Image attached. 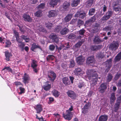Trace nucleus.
I'll return each mask as SVG.
<instances>
[{
	"label": "nucleus",
	"instance_id": "f257e3e1",
	"mask_svg": "<svg viewBox=\"0 0 121 121\" xmlns=\"http://www.w3.org/2000/svg\"><path fill=\"white\" fill-rule=\"evenodd\" d=\"M87 74L91 75L92 83L95 84H96L98 78H100L97 73L94 72L93 70H88Z\"/></svg>",
	"mask_w": 121,
	"mask_h": 121
},
{
	"label": "nucleus",
	"instance_id": "f03ea898",
	"mask_svg": "<svg viewBox=\"0 0 121 121\" xmlns=\"http://www.w3.org/2000/svg\"><path fill=\"white\" fill-rule=\"evenodd\" d=\"M113 12L111 10H108L106 14L101 18V19L103 21H106L107 20L110 18L112 15Z\"/></svg>",
	"mask_w": 121,
	"mask_h": 121
},
{
	"label": "nucleus",
	"instance_id": "7ed1b4c3",
	"mask_svg": "<svg viewBox=\"0 0 121 121\" xmlns=\"http://www.w3.org/2000/svg\"><path fill=\"white\" fill-rule=\"evenodd\" d=\"M62 25L61 24L58 26L56 28L55 31H56L59 32L62 29V30L60 31V33L62 35H64L67 32V29L65 27L63 29H62Z\"/></svg>",
	"mask_w": 121,
	"mask_h": 121
},
{
	"label": "nucleus",
	"instance_id": "20e7f679",
	"mask_svg": "<svg viewBox=\"0 0 121 121\" xmlns=\"http://www.w3.org/2000/svg\"><path fill=\"white\" fill-rule=\"evenodd\" d=\"M119 43L117 41H116L112 43H111L109 46L110 50L112 51H115L119 47Z\"/></svg>",
	"mask_w": 121,
	"mask_h": 121
},
{
	"label": "nucleus",
	"instance_id": "39448f33",
	"mask_svg": "<svg viewBox=\"0 0 121 121\" xmlns=\"http://www.w3.org/2000/svg\"><path fill=\"white\" fill-rule=\"evenodd\" d=\"M112 59L111 58L107 60L105 62L106 67L107 68L106 70L107 72L109 70L112 66Z\"/></svg>",
	"mask_w": 121,
	"mask_h": 121
},
{
	"label": "nucleus",
	"instance_id": "423d86ee",
	"mask_svg": "<svg viewBox=\"0 0 121 121\" xmlns=\"http://www.w3.org/2000/svg\"><path fill=\"white\" fill-rule=\"evenodd\" d=\"M49 74L48 76L49 79L52 81H53L56 77V73L53 71H51Z\"/></svg>",
	"mask_w": 121,
	"mask_h": 121
},
{
	"label": "nucleus",
	"instance_id": "0eeeda50",
	"mask_svg": "<svg viewBox=\"0 0 121 121\" xmlns=\"http://www.w3.org/2000/svg\"><path fill=\"white\" fill-rule=\"evenodd\" d=\"M93 41L94 43L95 44H99L102 42V41L99 36L96 35L95 36L93 40Z\"/></svg>",
	"mask_w": 121,
	"mask_h": 121
},
{
	"label": "nucleus",
	"instance_id": "6e6552de",
	"mask_svg": "<svg viewBox=\"0 0 121 121\" xmlns=\"http://www.w3.org/2000/svg\"><path fill=\"white\" fill-rule=\"evenodd\" d=\"M74 73L76 75H81L83 74L84 72L80 68H77L75 69Z\"/></svg>",
	"mask_w": 121,
	"mask_h": 121
},
{
	"label": "nucleus",
	"instance_id": "1a4fd4ad",
	"mask_svg": "<svg viewBox=\"0 0 121 121\" xmlns=\"http://www.w3.org/2000/svg\"><path fill=\"white\" fill-rule=\"evenodd\" d=\"M37 66V62L35 60H32L31 64V67L33 69V71L35 73L37 72L36 67Z\"/></svg>",
	"mask_w": 121,
	"mask_h": 121
},
{
	"label": "nucleus",
	"instance_id": "9d476101",
	"mask_svg": "<svg viewBox=\"0 0 121 121\" xmlns=\"http://www.w3.org/2000/svg\"><path fill=\"white\" fill-rule=\"evenodd\" d=\"M23 18L25 21L29 22H31L32 21V19L30 17L26 14H24L23 15Z\"/></svg>",
	"mask_w": 121,
	"mask_h": 121
},
{
	"label": "nucleus",
	"instance_id": "9b49d317",
	"mask_svg": "<svg viewBox=\"0 0 121 121\" xmlns=\"http://www.w3.org/2000/svg\"><path fill=\"white\" fill-rule=\"evenodd\" d=\"M23 79V82L25 84L28 83L29 81L30 80L29 76L26 73L24 74Z\"/></svg>",
	"mask_w": 121,
	"mask_h": 121
},
{
	"label": "nucleus",
	"instance_id": "f8f14e48",
	"mask_svg": "<svg viewBox=\"0 0 121 121\" xmlns=\"http://www.w3.org/2000/svg\"><path fill=\"white\" fill-rule=\"evenodd\" d=\"M99 24L98 23H96L93 25V30L94 33H96L98 32L99 30Z\"/></svg>",
	"mask_w": 121,
	"mask_h": 121
},
{
	"label": "nucleus",
	"instance_id": "ddd939ff",
	"mask_svg": "<svg viewBox=\"0 0 121 121\" xmlns=\"http://www.w3.org/2000/svg\"><path fill=\"white\" fill-rule=\"evenodd\" d=\"M116 99L115 95V93H112L111 94V97L109 98L110 103L111 104H112L114 103L115 100Z\"/></svg>",
	"mask_w": 121,
	"mask_h": 121
},
{
	"label": "nucleus",
	"instance_id": "4468645a",
	"mask_svg": "<svg viewBox=\"0 0 121 121\" xmlns=\"http://www.w3.org/2000/svg\"><path fill=\"white\" fill-rule=\"evenodd\" d=\"M35 108L37 111V113H39L43 110L42 106L41 104H39L35 106Z\"/></svg>",
	"mask_w": 121,
	"mask_h": 121
},
{
	"label": "nucleus",
	"instance_id": "2eb2a0df",
	"mask_svg": "<svg viewBox=\"0 0 121 121\" xmlns=\"http://www.w3.org/2000/svg\"><path fill=\"white\" fill-rule=\"evenodd\" d=\"M69 97L72 99H75L76 97V95L75 93L73 91L69 90Z\"/></svg>",
	"mask_w": 121,
	"mask_h": 121
},
{
	"label": "nucleus",
	"instance_id": "dca6fc26",
	"mask_svg": "<svg viewBox=\"0 0 121 121\" xmlns=\"http://www.w3.org/2000/svg\"><path fill=\"white\" fill-rule=\"evenodd\" d=\"M57 14V11L56 10H51L49 12L48 17H50L55 16Z\"/></svg>",
	"mask_w": 121,
	"mask_h": 121
},
{
	"label": "nucleus",
	"instance_id": "f3484780",
	"mask_svg": "<svg viewBox=\"0 0 121 121\" xmlns=\"http://www.w3.org/2000/svg\"><path fill=\"white\" fill-rule=\"evenodd\" d=\"M51 39H52L53 41L55 42L56 43H58L59 42V39L54 34H52L49 36Z\"/></svg>",
	"mask_w": 121,
	"mask_h": 121
},
{
	"label": "nucleus",
	"instance_id": "a211bd4d",
	"mask_svg": "<svg viewBox=\"0 0 121 121\" xmlns=\"http://www.w3.org/2000/svg\"><path fill=\"white\" fill-rule=\"evenodd\" d=\"M94 56H91L88 57L86 61L87 63L88 64L93 63L94 62Z\"/></svg>",
	"mask_w": 121,
	"mask_h": 121
},
{
	"label": "nucleus",
	"instance_id": "6ab92c4d",
	"mask_svg": "<svg viewBox=\"0 0 121 121\" xmlns=\"http://www.w3.org/2000/svg\"><path fill=\"white\" fill-rule=\"evenodd\" d=\"M14 35V37H15L16 38V40L18 42H21V40L19 38V36L18 33L16 30H14L13 31Z\"/></svg>",
	"mask_w": 121,
	"mask_h": 121
},
{
	"label": "nucleus",
	"instance_id": "aec40b11",
	"mask_svg": "<svg viewBox=\"0 0 121 121\" xmlns=\"http://www.w3.org/2000/svg\"><path fill=\"white\" fill-rule=\"evenodd\" d=\"M48 82H47L45 85H44L43 86V88L44 90L47 91L49 90L51 88V85L50 84H48Z\"/></svg>",
	"mask_w": 121,
	"mask_h": 121
},
{
	"label": "nucleus",
	"instance_id": "412c9836",
	"mask_svg": "<svg viewBox=\"0 0 121 121\" xmlns=\"http://www.w3.org/2000/svg\"><path fill=\"white\" fill-rule=\"evenodd\" d=\"M85 59L81 56H79L77 57L76 59V61L79 64H82L84 62Z\"/></svg>",
	"mask_w": 121,
	"mask_h": 121
},
{
	"label": "nucleus",
	"instance_id": "4be33fe9",
	"mask_svg": "<svg viewBox=\"0 0 121 121\" xmlns=\"http://www.w3.org/2000/svg\"><path fill=\"white\" fill-rule=\"evenodd\" d=\"M108 119V116L106 115H102L99 118V121H107Z\"/></svg>",
	"mask_w": 121,
	"mask_h": 121
},
{
	"label": "nucleus",
	"instance_id": "5701e85b",
	"mask_svg": "<svg viewBox=\"0 0 121 121\" xmlns=\"http://www.w3.org/2000/svg\"><path fill=\"white\" fill-rule=\"evenodd\" d=\"M5 54L6 57V60L7 61H9L10 57L12 56V54L11 53L9 52L8 51L5 52Z\"/></svg>",
	"mask_w": 121,
	"mask_h": 121
},
{
	"label": "nucleus",
	"instance_id": "b1692460",
	"mask_svg": "<svg viewBox=\"0 0 121 121\" xmlns=\"http://www.w3.org/2000/svg\"><path fill=\"white\" fill-rule=\"evenodd\" d=\"M100 87V91L102 92H104L105 90L107 88V83H102Z\"/></svg>",
	"mask_w": 121,
	"mask_h": 121
},
{
	"label": "nucleus",
	"instance_id": "393cba45",
	"mask_svg": "<svg viewBox=\"0 0 121 121\" xmlns=\"http://www.w3.org/2000/svg\"><path fill=\"white\" fill-rule=\"evenodd\" d=\"M80 2V0H73L71 3V6L72 7H76L78 5Z\"/></svg>",
	"mask_w": 121,
	"mask_h": 121
},
{
	"label": "nucleus",
	"instance_id": "a878e982",
	"mask_svg": "<svg viewBox=\"0 0 121 121\" xmlns=\"http://www.w3.org/2000/svg\"><path fill=\"white\" fill-rule=\"evenodd\" d=\"M58 0H51L50 2V4L51 7H54V6L57 5L58 2H59Z\"/></svg>",
	"mask_w": 121,
	"mask_h": 121
},
{
	"label": "nucleus",
	"instance_id": "bb28decb",
	"mask_svg": "<svg viewBox=\"0 0 121 121\" xmlns=\"http://www.w3.org/2000/svg\"><path fill=\"white\" fill-rule=\"evenodd\" d=\"M113 77L112 74L111 73H109L106 78V82L107 83H109L111 82Z\"/></svg>",
	"mask_w": 121,
	"mask_h": 121
},
{
	"label": "nucleus",
	"instance_id": "cd10ccee",
	"mask_svg": "<svg viewBox=\"0 0 121 121\" xmlns=\"http://www.w3.org/2000/svg\"><path fill=\"white\" fill-rule=\"evenodd\" d=\"M121 59V52H120L116 56L114 60L116 62L119 61Z\"/></svg>",
	"mask_w": 121,
	"mask_h": 121
},
{
	"label": "nucleus",
	"instance_id": "c85d7f7f",
	"mask_svg": "<svg viewBox=\"0 0 121 121\" xmlns=\"http://www.w3.org/2000/svg\"><path fill=\"white\" fill-rule=\"evenodd\" d=\"M101 46L100 45L97 46L95 45H91L90 48V49L92 51H95L97 50L98 49H100Z\"/></svg>",
	"mask_w": 121,
	"mask_h": 121
},
{
	"label": "nucleus",
	"instance_id": "c756f323",
	"mask_svg": "<svg viewBox=\"0 0 121 121\" xmlns=\"http://www.w3.org/2000/svg\"><path fill=\"white\" fill-rule=\"evenodd\" d=\"M52 93L53 95L56 97H58L60 94V92L55 90L52 91Z\"/></svg>",
	"mask_w": 121,
	"mask_h": 121
},
{
	"label": "nucleus",
	"instance_id": "7c9ffc66",
	"mask_svg": "<svg viewBox=\"0 0 121 121\" xmlns=\"http://www.w3.org/2000/svg\"><path fill=\"white\" fill-rule=\"evenodd\" d=\"M36 48H38L40 50H42V48L40 46L37 45L35 43H33L32 45L31 49L32 51H34V50Z\"/></svg>",
	"mask_w": 121,
	"mask_h": 121
},
{
	"label": "nucleus",
	"instance_id": "2f4dec72",
	"mask_svg": "<svg viewBox=\"0 0 121 121\" xmlns=\"http://www.w3.org/2000/svg\"><path fill=\"white\" fill-rule=\"evenodd\" d=\"M37 29L39 30L40 31H42L45 33L47 32L46 30L41 25L39 26V27H38Z\"/></svg>",
	"mask_w": 121,
	"mask_h": 121
},
{
	"label": "nucleus",
	"instance_id": "473e14b6",
	"mask_svg": "<svg viewBox=\"0 0 121 121\" xmlns=\"http://www.w3.org/2000/svg\"><path fill=\"white\" fill-rule=\"evenodd\" d=\"M55 58V57L52 55H49L48 56L46 57V59L48 61L50 60H52Z\"/></svg>",
	"mask_w": 121,
	"mask_h": 121
},
{
	"label": "nucleus",
	"instance_id": "72a5a7b5",
	"mask_svg": "<svg viewBox=\"0 0 121 121\" xmlns=\"http://www.w3.org/2000/svg\"><path fill=\"white\" fill-rule=\"evenodd\" d=\"M19 43L18 44V47L21 48L22 50L23 51L24 50V47L25 46V44L22 42V41L21 40V42H18Z\"/></svg>",
	"mask_w": 121,
	"mask_h": 121
},
{
	"label": "nucleus",
	"instance_id": "f704fd0d",
	"mask_svg": "<svg viewBox=\"0 0 121 121\" xmlns=\"http://www.w3.org/2000/svg\"><path fill=\"white\" fill-rule=\"evenodd\" d=\"M2 71H4L6 72H7V71L11 72H12V70L9 67H5L2 69Z\"/></svg>",
	"mask_w": 121,
	"mask_h": 121
},
{
	"label": "nucleus",
	"instance_id": "c9c22d12",
	"mask_svg": "<svg viewBox=\"0 0 121 121\" xmlns=\"http://www.w3.org/2000/svg\"><path fill=\"white\" fill-rule=\"evenodd\" d=\"M42 11L41 10H38L36 12L35 14V16L38 17H41L42 15Z\"/></svg>",
	"mask_w": 121,
	"mask_h": 121
},
{
	"label": "nucleus",
	"instance_id": "e433bc0d",
	"mask_svg": "<svg viewBox=\"0 0 121 121\" xmlns=\"http://www.w3.org/2000/svg\"><path fill=\"white\" fill-rule=\"evenodd\" d=\"M21 37L22 39L25 40L26 42H28L30 41V38L27 37L26 36L22 35L21 36Z\"/></svg>",
	"mask_w": 121,
	"mask_h": 121
},
{
	"label": "nucleus",
	"instance_id": "4c0bfd02",
	"mask_svg": "<svg viewBox=\"0 0 121 121\" xmlns=\"http://www.w3.org/2000/svg\"><path fill=\"white\" fill-rule=\"evenodd\" d=\"M75 65V64L74 61L72 60L70 61V63L69 64V67L70 68H72L74 67Z\"/></svg>",
	"mask_w": 121,
	"mask_h": 121
},
{
	"label": "nucleus",
	"instance_id": "58836bf2",
	"mask_svg": "<svg viewBox=\"0 0 121 121\" xmlns=\"http://www.w3.org/2000/svg\"><path fill=\"white\" fill-rule=\"evenodd\" d=\"M63 83L65 85H68V78L67 77H64L62 79Z\"/></svg>",
	"mask_w": 121,
	"mask_h": 121
},
{
	"label": "nucleus",
	"instance_id": "ea45409f",
	"mask_svg": "<svg viewBox=\"0 0 121 121\" xmlns=\"http://www.w3.org/2000/svg\"><path fill=\"white\" fill-rule=\"evenodd\" d=\"M120 102L117 101L115 104V110H118L120 107Z\"/></svg>",
	"mask_w": 121,
	"mask_h": 121
},
{
	"label": "nucleus",
	"instance_id": "a19ab883",
	"mask_svg": "<svg viewBox=\"0 0 121 121\" xmlns=\"http://www.w3.org/2000/svg\"><path fill=\"white\" fill-rule=\"evenodd\" d=\"M63 115L65 119L68 120V110H67L63 114Z\"/></svg>",
	"mask_w": 121,
	"mask_h": 121
},
{
	"label": "nucleus",
	"instance_id": "79ce46f5",
	"mask_svg": "<svg viewBox=\"0 0 121 121\" xmlns=\"http://www.w3.org/2000/svg\"><path fill=\"white\" fill-rule=\"evenodd\" d=\"M46 27L48 29H51L53 26V24L49 22L46 23Z\"/></svg>",
	"mask_w": 121,
	"mask_h": 121
},
{
	"label": "nucleus",
	"instance_id": "37998d69",
	"mask_svg": "<svg viewBox=\"0 0 121 121\" xmlns=\"http://www.w3.org/2000/svg\"><path fill=\"white\" fill-rule=\"evenodd\" d=\"M83 24L84 22L83 21L79 19H78V21L77 26L79 27H80V26Z\"/></svg>",
	"mask_w": 121,
	"mask_h": 121
},
{
	"label": "nucleus",
	"instance_id": "c03bdc74",
	"mask_svg": "<svg viewBox=\"0 0 121 121\" xmlns=\"http://www.w3.org/2000/svg\"><path fill=\"white\" fill-rule=\"evenodd\" d=\"M95 9H94L92 8L90 9L89 12V15H94L95 13Z\"/></svg>",
	"mask_w": 121,
	"mask_h": 121
},
{
	"label": "nucleus",
	"instance_id": "a18cd8bd",
	"mask_svg": "<svg viewBox=\"0 0 121 121\" xmlns=\"http://www.w3.org/2000/svg\"><path fill=\"white\" fill-rule=\"evenodd\" d=\"M112 28V26L111 25H109L105 27L103 29L104 30L107 31L111 29Z\"/></svg>",
	"mask_w": 121,
	"mask_h": 121
},
{
	"label": "nucleus",
	"instance_id": "49530a36",
	"mask_svg": "<svg viewBox=\"0 0 121 121\" xmlns=\"http://www.w3.org/2000/svg\"><path fill=\"white\" fill-rule=\"evenodd\" d=\"M86 16V14L84 12L81 13L79 18L81 19L84 18Z\"/></svg>",
	"mask_w": 121,
	"mask_h": 121
},
{
	"label": "nucleus",
	"instance_id": "de8ad7c7",
	"mask_svg": "<svg viewBox=\"0 0 121 121\" xmlns=\"http://www.w3.org/2000/svg\"><path fill=\"white\" fill-rule=\"evenodd\" d=\"M19 89L20 92H18L19 94H21L25 92V89L24 88L22 87H20L19 88Z\"/></svg>",
	"mask_w": 121,
	"mask_h": 121
},
{
	"label": "nucleus",
	"instance_id": "09e8293b",
	"mask_svg": "<svg viewBox=\"0 0 121 121\" xmlns=\"http://www.w3.org/2000/svg\"><path fill=\"white\" fill-rule=\"evenodd\" d=\"M5 47H9L11 44V43L9 41H7L5 43Z\"/></svg>",
	"mask_w": 121,
	"mask_h": 121
},
{
	"label": "nucleus",
	"instance_id": "8fccbe9b",
	"mask_svg": "<svg viewBox=\"0 0 121 121\" xmlns=\"http://www.w3.org/2000/svg\"><path fill=\"white\" fill-rule=\"evenodd\" d=\"M96 56L99 58H103L104 57L103 54L101 53H98L97 54Z\"/></svg>",
	"mask_w": 121,
	"mask_h": 121
},
{
	"label": "nucleus",
	"instance_id": "3c124183",
	"mask_svg": "<svg viewBox=\"0 0 121 121\" xmlns=\"http://www.w3.org/2000/svg\"><path fill=\"white\" fill-rule=\"evenodd\" d=\"M121 76V74L120 73H117L115 75L114 79L116 80L118 79Z\"/></svg>",
	"mask_w": 121,
	"mask_h": 121
},
{
	"label": "nucleus",
	"instance_id": "603ef678",
	"mask_svg": "<svg viewBox=\"0 0 121 121\" xmlns=\"http://www.w3.org/2000/svg\"><path fill=\"white\" fill-rule=\"evenodd\" d=\"M73 112L69 111V121L71 120L73 117Z\"/></svg>",
	"mask_w": 121,
	"mask_h": 121
},
{
	"label": "nucleus",
	"instance_id": "864d4df0",
	"mask_svg": "<svg viewBox=\"0 0 121 121\" xmlns=\"http://www.w3.org/2000/svg\"><path fill=\"white\" fill-rule=\"evenodd\" d=\"M49 100L48 103L49 104H51L54 100V98L52 97H50L49 98Z\"/></svg>",
	"mask_w": 121,
	"mask_h": 121
},
{
	"label": "nucleus",
	"instance_id": "5fc2aeb1",
	"mask_svg": "<svg viewBox=\"0 0 121 121\" xmlns=\"http://www.w3.org/2000/svg\"><path fill=\"white\" fill-rule=\"evenodd\" d=\"M93 3V0H89L87 2V5L89 7H91Z\"/></svg>",
	"mask_w": 121,
	"mask_h": 121
},
{
	"label": "nucleus",
	"instance_id": "6e6d98bb",
	"mask_svg": "<svg viewBox=\"0 0 121 121\" xmlns=\"http://www.w3.org/2000/svg\"><path fill=\"white\" fill-rule=\"evenodd\" d=\"M88 109L87 108H84L83 107L82 109V112L84 114H85L88 112Z\"/></svg>",
	"mask_w": 121,
	"mask_h": 121
},
{
	"label": "nucleus",
	"instance_id": "4d7b16f0",
	"mask_svg": "<svg viewBox=\"0 0 121 121\" xmlns=\"http://www.w3.org/2000/svg\"><path fill=\"white\" fill-rule=\"evenodd\" d=\"M85 31V30L83 28L82 29L80 30L79 31V34L81 35H84V34Z\"/></svg>",
	"mask_w": 121,
	"mask_h": 121
},
{
	"label": "nucleus",
	"instance_id": "13d9d810",
	"mask_svg": "<svg viewBox=\"0 0 121 121\" xmlns=\"http://www.w3.org/2000/svg\"><path fill=\"white\" fill-rule=\"evenodd\" d=\"M91 105V103L90 102H88L86 103L85 105L84 106V108L88 109L89 106Z\"/></svg>",
	"mask_w": 121,
	"mask_h": 121
},
{
	"label": "nucleus",
	"instance_id": "bf43d9fd",
	"mask_svg": "<svg viewBox=\"0 0 121 121\" xmlns=\"http://www.w3.org/2000/svg\"><path fill=\"white\" fill-rule=\"evenodd\" d=\"M68 3L67 2H65L63 5V7L64 9H65L68 7Z\"/></svg>",
	"mask_w": 121,
	"mask_h": 121
},
{
	"label": "nucleus",
	"instance_id": "052dcab7",
	"mask_svg": "<svg viewBox=\"0 0 121 121\" xmlns=\"http://www.w3.org/2000/svg\"><path fill=\"white\" fill-rule=\"evenodd\" d=\"M45 5V4L42 3L38 6V8L41 9L43 8L44 7Z\"/></svg>",
	"mask_w": 121,
	"mask_h": 121
},
{
	"label": "nucleus",
	"instance_id": "680f3d73",
	"mask_svg": "<svg viewBox=\"0 0 121 121\" xmlns=\"http://www.w3.org/2000/svg\"><path fill=\"white\" fill-rule=\"evenodd\" d=\"M54 115H55L56 118H57V121H59V119H60V115L57 113H55L54 114Z\"/></svg>",
	"mask_w": 121,
	"mask_h": 121
},
{
	"label": "nucleus",
	"instance_id": "e2e57ef3",
	"mask_svg": "<svg viewBox=\"0 0 121 121\" xmlns=\"http://www.w3.org/2000/svg\"><path fill=\"white\" fill-rule=\"evenodd\" d=\"M55 46L53 45H51L49 46V48L50 50L53 51L55 48Z\"/></svg>",
	"mask_w": 121,
	"mask_h": 121
},
{
	"label": "nucleus",
	"instance_id": "0e129e2a",
	"mask_svg": "<svg viewBox=\"0 0 121 121\" xmlns=\"http://www.w3.org/2000/svg\"><path fill=\"white\" fill-rule=\"evenodd\" d=\"M14 83L17 86H23L22 84L20 82H16Z\"/></svg>",
	"mask_w": 121,
	"mask_h": 121
},
{
	"label": "nucleus",
	"instance_id": "69168bd1",
	"mask_svg": "<svg viewBox=\"0 0 121 121\" xmlns=\"http://www.w3.org/2000/svg\"><path fill=\"white\" fill-rule=\"evenodd\" d=\"M82 43L81 42H79L77 43L75 45V46L76 47H79L82 45Z\"/></svg>",
	"mask_w": 121,
	"mask_h": 121
},
{
	"label": "nucleus",
	"instance_id": "338daca9",
	"mask_svg": "<svg viewBox=\"0 0 121 121\" xmlns=\"http://www.w3.org/2000/svg\"><path fill=\"white\" fill-rule=\"evenodd\" d=\"M114 10L116 12L120 11L121 9L119 7H114L113 8Z\"/></svg>",
	"mask_w": 121,
	"mask_h": 121
},
{
	"label": "nucleus",
	"instance_id": "774afa93",
	"mask_svg": "<svg viewBox=\"0 0 121 121\" xmlns=\"http://www.w3.org/2000/svg\"><path fill=\"white\" fill-rule=\"evenodd\" d=\"M90 19L91 20L92 22H94L96 19V17H95V15H94L93 17H91Z\"/></svg>",
	"mask_w": 121,
	"mask_h": 121
}]
</instances>
